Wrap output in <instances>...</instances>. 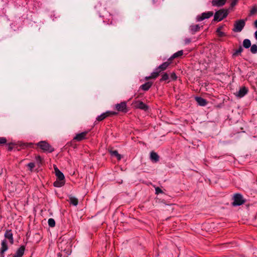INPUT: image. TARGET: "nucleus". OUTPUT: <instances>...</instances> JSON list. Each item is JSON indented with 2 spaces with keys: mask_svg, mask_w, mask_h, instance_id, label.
<instances>
[{
  "mask_svg": "<svg viewBox=\"0 0 257 257\" xmlns=\"http://www.w3.org/2000/svg\"><path fill=\"white\" fill-rule=\"evenodd\" d=\"M170 63L171 62L168 61L163 63L157 67L156 69V71L152 73L150 76L146 77L145 79L148 80L149 79H156L159 76L162 71L165 70L168 67Z\"/></svg>",
  "mask_w": 257,
  "mask_h": 257,
  "instance_id": "1",
  "label": "nucleus"
},
{
  "mask_svg": "<svg viewBox=\"0 0 257 257\" xmlns=\"http://www.w3.org/2000/svg\"><path fill=\"white\" fill-rule=\"evenodd\" d=\"M54 168L57 178V180L54 183V186L56 187H61L65 184V177L56 166H54Z\"/></svg>",
  "mask_w": 257,
  "mask_h": 257,
  "instance_id": "2",
  "label": "nucleus"
},
{
  "mask_svg": "<svg viewBox=\"0 0 257 257\" xmlns=\"http://www.w3.org/2000/svg\"><path fill=\"white\" fill-rule=\"evenodd\" d=\"M36 145L44 152L52 153L54 151V148L46 141H41Z\"/></svg>",
  "mask_w": 257,
  "mask_h": 257,
  "instance_id": "3",
  "label": "nucleus"
},
{
  "mask_svg": "<svg viewBox=\"0 0 257 257\" xmlns=\"http://www.w3.org/2000/svg\"><path fill=\"white\" fill-rule=\"evenodd\" d=\"M228 15L227 10L222 9L216 12L214 15V20L220 21L225 18Z\"/></svg>",
  "mask_w": 257,
  "mask_h": 257,
  "instance_id": "4",
  "label": "nucleus"
},
{
  "mask_svg": "<svg viewBox=\"0 0 257 257\" xmlns=\"http://www.w3.org/2000/svg\"><path fill=\"white\" fill-rule=\"evenodd\" d=\"M245 26V21L239 20L235 22L233 31L235 32H239L241 31Z\"/></svg>",
  "mask_w": 257,
  "mask_h": 257,
  "instance_id": "5",
  "label": "nucleus"
},
{
  "mask_svg": "<svg viewBox=\"0 0 257 257\" xmlns=\"http://www.w3.org/2000/svg\"><path fill=\"white\" fill-rule=\"evenodd\" d=\"M234 201L232 202L233 206H238L243 204L245 201L243 199L242 195L239 194H236L234 196Z\"/></svg>",
  "mask_w": 257,
  "mask_h": 257,
  "instance_id": "6",
  "label": "nucleus"
},
{
  "mask_svg": "<svg viewBox=\"0 0 257 257\" xmlns=\"http://www.w3.org/2000/svg\"><path fill=\"white\" fill-rule=\"evenodd\" d=\"M116 114H117V113L115 112L108 111H106V112L101 114L100 115L98 116L97 117L96 119H97V120H98L99 121H102L103 119H104L105 118H106L107 117L116 115Z\"/></svg>",
  "mask_w": 257,
  "mask_h": 257,
  "instance_id": "7",
  "label": "nucleus"
},
{
  "mask_svg": "<svg viewBox=\"0 0 257 257\" xmlns=\"http://www.w3.org/2000/svg\"><path fill=\"white\" fill-rule=\"evenodd\" d=\"M134 107L136 108H139L144 110H147L148 106L143 102L141 101H135L133 102Z\"/></svg>",
  "mask_w": 257,
  "mask_h": 257,
  "instance_id": "8",
  "label": "nucleus"
},
{
  "mask_svg": "<svg viewBox=\"0 0 257 257\" xmlns=\"http://www.w3.org/2000/svg\"><path fill=\"white\" fill-rule=\"evenodd\" d=\"M115 108L118 111L126 112L127 111V105L125 102H121L115 105Z\"/></svg>",
  "mask_w": 257,
  "mask_h": 257,
  "instance_id": "9",
  "label": "nucleus"
},
{
  "mask_svg": "<svg viewBox=\"0 0 257 257\" xmlns=\"http://www.w3.org/2000/svg\"><path fill=\"white\" fill-rule=\"evenodd\" d=\"M213 13L212 12H207L202 13L201 15L197 17V21H201L205 19H208L212 16Z\"/></svg>",
  "mask_w": 257,
  "mask_h": 257,
  "instance_id": "10",
  "label": "nucleus"
},
{
  "mask_svg": "<svg viewBox=\"0 0 257 257\" xmlns=\"http://www.w3.org/2000/svg\"><path fill=\"white\" fill-rule=\"evenodd\" d=\"M1 245L2 246L0 248V257H4V253L8 249L7 241L6 240H3Z\"/></svg>",
  "mask_w": 257,
  "mask_h": 257,
  "instance_id": "11",
  "label": "nucleus"
},
{
  "mask_svg": "<svg viewBox=\"0 0 257 257\" xmlns=\"http://www.w3.org/2000/svg\"><path fill=\"white\" fill-rule=\"evenodd\" d=\"M248 92V89L245 86L241 87L239 91L235 94L236 96L238 97H242L244 96Z\"/></svg>",
  "mask_w": 257,
  "mask_h": 257,
  "instance_id": "12",
  "label": "nucleus"
},
{
  "mask_svg": "<svg viewBox=\"0 0 257 257\" xmlns=\"http://www.w3.org/2000/svg\"><path fill=\"white\" fill-rule=\"evenodd\" d=\"M87 133V132H84L81 133L77 134L74 138L73 140L77 142L81 141L86 138Z\"/></svg>",
  "mask_w": 257,
  "mask_h": 257,
  "instance_id": "13",
  "label": "nucleus"
},
{
  "mask_svg": "<svg viewBox=\"0 0 257 257\" xmlns=\"http://www.w3.org/2000/svg\"><path fill=\"white\" fill-rule=\"evenodd\" d=\"M226 0H212V5L213 6L221 7L225 5Z\"/></svg>",
  "mask_w": 257,
  "mask_h": 257,
  "instance_id": "14",
  "label": "nucleus"
},
{
  "mask_svg": "<svg viewBox=\"0 0 257 257\" xmlns=\"http://www.w3.org/2000/svg\"><path fill=\"white\" fill-rule=\"evenodd\" d=\"M5 236L10 240L11 243H13V236L11 230H7L5 233Z\"/></svg>",
  "mask_w": 257,
  "mask_h": 257,
  "instance_id": "15",
  "label": "nucleus"
},
{
  "mask_svg": "<svg viewBox=\"0 0 257 257\" xmlns=\"http://www.w3.org/2000/svg\"><path fill=\"white\" fill-rule=\"evenodd\" d=\"M150 158H151V159L155 162H157L159 161V155L156 153H155L154 152H152L151 153Z\"/></svg>",
  "mask_w": 257,
  "mask_h": 257,
  "instance_id": "16",
  "label": "nucleus"
},
{
  "mask_svg": "<svg viewBox=\"0 0 257 257\" xmlns=\"http://www.w3.org/2000/svg\"><path fill=\"white\" fill-rule=\"evenodd\" d=\"M195 99H196V100L197 101V102H198V103L201 106H204L207 103L206 100L201 97H196Z\"/></svg>",
  "mask_w": 257,
  "mask_h": 257,
  "instance_id": "17",
  "label": "nucleus"
},
{
  "mask_svg": "<svg viewBox=\"0 0 257 257\" xmlns=\"http://www.w3.org/2000/svg\"><path fill=\"white\" fill-rule=\"evenodd\" d=\"M25 251V247L24 246H21L17 251L16 253V255L18 256L22 257Z\"/></svg>",
  "mask_w": 257,
  "mask_h": 257,
  "instance_id": "18",
  "label": "nucleus"
},
{
  "mask_svg": "<svg viewBox=\"0 0 257 257\" xmlns=\"http://www.w3.org/2000/svg\"><path fill=\"white\" fill-rule=\"evenodd\" d=\"M152 85V82H148L146 83L145 84L141 85V87L143 90H144L145 91H147L149 89V88L151 87Z\"/></svg>",
  "mask_w": 257,
  "mask_h": 257,
  "instance_id": "19",
  "label": "nucleus"
},
{
  "mask_svg": "<svg viewBox=\"0 0 257 257\" xmlns=\"http://www.w3.org/2000/svg\"><path fill=\"white\" fill-rule=\"evenodd\" d=\"M183 54V50H180L178 51L177 52L174 53L172 56L169 59V60H171L173 59L178 58L179 57H181Z\"/></svg>",
  "mask_w": 257,
  "mask_h": 257,
  "instance_id": "20",
  "label": "nucleus"
},
{
  "mask_svg": "<svg viewBox=\"0 0 257 257\" xmlns=\"http://www.w3.org/2000/svg\"><path fill=\"white\" fill-rule=\"evenodd\" d=\"M109 153H110L111 156L116 157L118 160H120L121 159V156L118 154V153L117 151L110 150V151H109Z\"/></svg>",
  "mask_w": 257,
  "mask_h": 257,
  "instance_id": "21",
  "label": "nucleus"
},
{
  "mask_svg": "<svg viewBox=\"0 0 257 257\" xmlns=\"http://www.w3.org/2000/svg\"><path fill=\"white\" fill-rule=\"evenodd\" d=\"M190 28L192 33H194L199 30L200 27L198 25H191Z\"/></svg>",
  "mask_w": 257,
  "mask_h": 257,
  "instance_id": "22",
  "label": "nucleus"
},
{
  "mask_svg": "<svg viewBox=\"0 0 257 257\" xmlns=\"http://www.w3.org/2000/svg\"><path fill=\"white\" fill-rule=\"evenodd\" d=\"M69 201L70 203L73 205L76 206L78 204V200L76 198L74 197L70 196Z\"/></svg>",
  "mask_w": 257,
  "mask_h": 257,
  "instance_id": "23",
  "label": "nucleus"
},
{
  "mask_svg": "<svg viewBox=\"0 0 257 257\" xmlns=\"http://www.w3.org/2000/svg\"><path fill=\"white\" fill-rule=\"evenodd\" d=\"M243 46L245 48H248L251 46V43L249 40L245 39L243 42Z\"/></svg>",
  "mask_w": 257,
  "mask_h": 257,
  "instance_id": "24",
  "label": "nucleus"
},
{
  "mask_svg": "<svg viewBox=\"0 0 257 257\" xmlns=\"http://www.w3.org/2000/svg\"><path fill=\"white\" fill-rule=\"evenodd\" d=\"M17 145L16 146V148H17L18 147H29V146H31L32 144L31 143H22V142H18L17 143Z\"/></svg>",
  "mask_w": 257,
  "mask_h": 257,
  "instance_id": "25",
  "label": "nucleus"
},
{
  "mask_svg": "<svg viewBox=\"0 0 257 257\" xmlns=\"http://www.w3.org/2000/svg\"><path fill=\"white\" fill-rule=\"evenodd\" d=\"M169 79V75L167 73H164L162 75V78L160 79V81H165Z\"/></svg>",
  "mask_w": 257,
  "mask_h": 257,
  "instance_id": "26",
  "label": "nucleus"
},
{
  "mask_svg": "<svg viewBox=\"0 0 257 257\" xmlns=\"http://www.w3.org/2000/svg\"><path fill=\"white\" fill-rule=\"evenodd\" d=\"M221 27L218 28L216 31V32L219 37H224L225 36V34L224 32H223L221 31Z\"/></svg>",
  "mask_w": 257,
  "mask_h": 257,
  "instance_id": "27",
  "label": "nucleus"
},
{
  "mask_svg": "<svg viewBox=\"0 0 257 257\" xmlns=\"http://www.w3.org/2000/svg\"><path fill=\"white\" fill-rule=\"evenodd\" d=\"M256 14H257V7L254 6L250 10V15H253Z\"/></svg>",
  "mask_w": 257,
  "mask_h": 257,
  "instance_id": "28",
  "label": "nucleus"
},
{
  "mask_svg": "<svg viewBox=\"0 0 257 257\" xmlns=\"http://www.w3.org/2000/svg\"><path fill=\"white\" fill-rule=\"evenodd\" d=\"M17 145V144L12 143L8 145V149L9 151H12V149L14 148H16V146Z\"/></svg>",
  "mask_w": 257,
  "mask_h": 257,
  "instance_id": "29",
  "label": "nucleus"
},
{
  "mask_svg": "<svg viewBox=\"0 0 257 257\" xmlns=\"http://www.w3.org/2000/svg\"><path fill=\"white\" fill-rule=\"evenodd\" d=\"M250 51L253 54H255L257 52V46L255 44L252 45L251 46Z\"/></svg>",
  "mask_w": 257,
  "mask_h": 257,
  "instance_id": "30",
  "label": "nucleus"
},
{
  "mask_svg": "<svg viewBox=\"0 0 257 257\" xmlns=\"http://www.w3.org/2000/svg\"><path fill=\"white\" fill-rule=\"evenodd\" d=\"M48 224L50 227H54L55 225V221L53 218H50L48 220Z\"/></svg>",
  "mask_w": 257,
  "mask_h": 257,
  "instance_id": "31",
  "label": "nucleus"
},
{
  "mask_svg": "<svg viewBox=\"0 0 257 257\" xmlns=\"http://www.w3.org/2000/svg\"><path fill=\"white\" fill-rule=\"evenodd\" d=\"M28 167H29V170L32 172L33 171V169H34V168L35 167V165L34 164V163H29L28 164Z\"/></svg>",
  "mask_w": 257,
  "mask_h": 257,
  "instance_id": "32",
  "label": "nucleus"
},
{
  "mask_svg": "<svg viewBox=\"0 0 257 257\" xmlns=\"http://www.w3.org/2000/svg\"><path fill=\"white\" fill-rule=\"evenodd\" d=\"M7 141L6 138L1 137L0 138V145L5 144L7 143Z\"/></svg>",
  "mask_w": 257,
  "mask_h": 257,
  "instance_id": "33",
  "label": "nucleus"
},
{
  "mask_svg": "<svg viewBox=\"0 0 257 257\" xmlns=\"http://www.w3.org/2000/svg\"><path fill=\"white\" fill-rule=\"evenodd\" d=\"M243 49L241 47H240L239 49L236 51V52L233 54V55H237L239 54H240L242 51Z\"/></svg>",
  "mask_w": 257,
  "mask_h": 257,
  "instance_id": "34",
  "label": "nucleus"
},
{
  "mask_svg": "<svg viewBox=\"0 0 257 257\" xmlns=\"http://www.w3.org/2000/svg\"><path fill=\"white\" fill-rule=\"evenodd\" d=\"M171 78L173 80H176L177 78V77L175 74V73L173 72L171 74Z\"/></svg>",
  "mask_w": 257,
  "mask_h": 257,
  "instance_id": "35",
  "label": "nucleus"
},
{
  "mask_svg": "<svg viewBox=\"0 0 257 257\" xmlns=\"http://www.w3.org/2000/svg\"><path fill=\"white\" fill-rule=\"evenodd\" d=\"M156 194H158L159 193H162L163 191L162 190L158 187L155 188Z\"/></svg>",
  "mask_w": 257,
  "mask_h": 257,
  "instance_id": "36",
  "label": "nucleus"
},
{
  "mask_svg": "<svg viewBox=\"0 0 257 257\" xmlns=\"http://www.w3.org/2000/svg\"><path fill=\"white\" fill-rule=\"evenodd\" d=\"M238 1V0H232V2L231 3V7H233L234 6H235L237 4Z\"/></svg>",
  "mask_w": 257,
  "mask_h": 257,
  "instance_id": "37",
  "label": "nucleus"
},
{
  "mask_svg": "<svg viewBox=\"0 0 257 257\" xmlns=\"http://www.w3.org/2000/svg\"><path fill=\"white\" fill-rule=\"evenodd\" d=\"M36 160L40 162H41V161H42V159L40 156H36Z\"/></svg>",
  "mask_w": 257,
  "mask_h": 257,
  "instance_id": "38",
  "label": "nucleus"
},
{
  "mask_svg": "<svg viewBox=\"0 0 257 257\" xmlns=\"http://www.w3.org/2000/svg\"><path fill=\"white\" fill-rule=\"evenodd\" d=\"M190 41H190V39H186V43H190Z\"/></svg>",
  "mask_w": 257,
  "mask_h": 257,
  "instance_id": "39",
  "label": "nucleus"
},
{
  "mask_svg": "<svg viewBox=\"0 0 257 257\" xmlns=\"http://www.w3.org/2000/svg\"><path fill=\"white\" fill-rule=\"evenodd\" d=\"M254 36L255 39L257 40V31L254 33Z\"/></svg>",
  "mask_w": 257,
  "mask_h": 257,
  "instance_id": "40",
  "label": "nucleus"
},
{
  "mask_svg": "<svg viewBox=\"0 0 257 257\" xmlns=\"http://www.w3.org/2000/svg\"><path fill=\"white\" fill-rule=\"evenodd\" d=\"M254 26L257 28V20L254 22Z\"/></svg>",
  "mask_w": 257,
  "mask_h": 257,
  "instance_id": "41",
  "label": "nucleus"
}]
</instances>
